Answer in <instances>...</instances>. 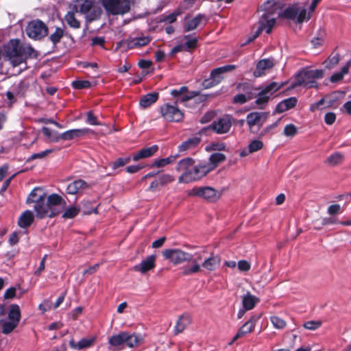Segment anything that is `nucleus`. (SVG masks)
<instances>
[{
	"label": "nucleus",
	"instance_id": "1",
	"mask_svg": "<svg viewBox=\"0 0 351 351\" xmlns=\"http://www.w3.org/2000/svg\"><path fill=\"white\" fill-rule=\"evenodd\" d=\"M5 56L13 66H19L30 58H36L37 53L29 44L21 43L19 39L10 40L5 50Z\"/></svg>",
	"mask_w": 351,
	"mask_h": 351
},
{
	"label": "nucleus",
	"instance_id": "2",
	"mask_svg": "<svg viewBox=\"0 0 351 351\" xmlns=\"http://www.w3.org/2000/svg\"><path fill=\"white\" fill-rule=\"evenodd\" d=\"M202 260V254L195 253L193 264L191 265H184L181 267L182 274L184 276H191L198 273L201 271L202 267L208 271H214L219 266L221 263L220 257L218 255H215L213 254H212L209 257L205 258L202 265H200L199 261Z\"/></svg>",
	"mask_w": 351,
	"mask_h": 351
},
{
	"label": "nucleus",
	"instance_id": "3",
	"mask_svg": "<svg viewBox=\"0 0 351 351\" xmlns=\"http://www.w3.org/2000/svg\"><path fill=\"white\" fill-rule=\"evenodd\" d=\"M275 0L267 1L261 6L264 13L260 17L259 27L252 35L255 39L263 30H265L267 34L271 33L276 19V17L274 14V5H275Z\"/></svg>",
	"mask_w": 351,
	"mask_h": 351
},
{
	"label": "nucleus",
	"instance_id": "4",
	"mask_svg": "<svg viewBox=\"0 0 351 351\" xmlns=\"http://www.w3.org/2000/svg\"><path fill=\"white\" fill-rule=\"evenodd\" d=\"M142 341L143 337L140 335L123 331L111 336L108 339V343L119 349L124 347L133 348L137 347Z\"/></svg>",
	"mask_w": 351,
	"mask_h": 351
},
{
	"label": "nucleus",
	"instance_id": "5",
	"mask_svg": "<svg viewBox=\"0 0 351 351\" xmlns=\"http://www.w3.org/2000/svg\"><path fill=\"white\" fill-rule=\"evenodd\" d=\"M72 9L75 12L84 14L88 21L99 19L101 14V9L93 0H75Z\"/></svg>",
	"mask_w": 351,
	"mask_h": 351
},
{
	"label": "nucleus",
	"instance_id": "6",
	"mask_svg": "<svg viewBox=\"0 0 351 351\" xmlns=\"http://www.w3.org/2000/svg\"><path fill=\"white\" fill-rule=\"evenodd\" d=\"M322 70L304 69L295 75L293 86H302L306 88L317 87L316 80L322 78Z\"/></svg>",
	"mask_w": 351,
	"mask_h": 351
},
{
	"label": "nucleus",
	"instance_id": "7",
	"mask_svg": "<svg viewBox=\"0 0 351 351\" xmlns=\"http://www.w3.org/2000/svg\"><path fill=\"white\" fill-rule=\"evenodd\" d=\"M101 3L108 14L123 15L130 10V0H102Z\"/></svg>",
	"mask_w": 351,
	"mask_h": 351
},
{
	"label": "nucleus",
	"instance_id": "8",
	"mask_svg": "<svg viewBox=\"0 0 351 351\" xmlns=\"http://www.w3.org/2000/svg\"><path fill=\"white\" fill-rule=\"evenodd\" d=\"M187 195L198 197L210 202L217 201L221 196V193L211 186H195L187 191Z\"/></svg>",
	"mask_w": 351,
	"mask_h": 351
},
{
	"label": "nucleus",
	"instance_id": "9",
	"mask_svg": "<svg viewBox=\"0 0 351 351\" xmlns=\"http://www.w3.org/2000/svg\"><path fill=\"white\" fill-rule=\"evenodd\" d=\"M162 255L165 259L169 260L173 265H180L184 263L192 262L194 255L186 252L180 249H167L163 251Z\"/></svg>",
	"mask_w": 351,
	"mask_h": 351
},
{
	"label": "nucleus",
	"instance_id": "10",
	"mask_svg": "<svg viewBox=\"0 0 351 351\" xmlns=\"http://www.w3.org/2000/svg\"><path fill=\"white\" fill-rule=\"evenodd\" d=\"M278 16L291 20L296 19L298 23H302L310 19V12H307L306 8L293 5L286 8L283 12L278 13Z\"/></svg>",
	"mask_w": 351,
	"mask_h": 351
},
{
	"label": "nucleus",
	"instance_id": "11",
	"mask_svg": "<svg viewBox=\"0 0 351 351\" xmlns=\"http://www.w3.org/2000/svg\"><path fill=\"white\" fill-rule=\"evenodd\" d=\"M161 117L169 122H180L184 118V113L179 109L176 104H164L159 109Z\"/></svg>",
	"mask_w": 351,
	"mask_h": 351
},
{
	"label": "nucleus",
	"instance_id": "12",
	"mask_svg": "<svg viewBox=\"0 0 351 351\" xmlns=\"http://www.w3.org/2000/svg\"><path fill=\"white\" fill-rule=\"evenodd\" d=\"M235 68V65L229 64L213 69L210 73V78L205 80L203 85L205 88H209L219 84L223 79V74Z\"/></svg>",
	"mask_w": 351,
	"mask_h": 351
},
{
	"label": "nucleus",
	"instance_id": "13",
	"mask_svg": "<svg viewBox=\"0 0 351 351\" xmlns=\"http://www.w3.org/2000/svg\"><path fill=\"white\" fill-rule=\"evenodd\" d=\"M26 33L29 38L38 40L47 35V27L40 20L32 21L28 23L26 27Z\"/></svg>",
	"mask_w": 351,
	"mask_h": 351
},
{
	"label": "nucleus",
	"instance_id": "14",
	"mask_svg": "<svg viewBox=\"0 0 351 351\" xmlns=\"http://www.w3.org/2000/svg\"><path fill=\"white\" fill-rule=\"evenodd\" d=\"M233 119L230 115H224L222 117L214 121L210 125L209 129L217 134L228 133L232 125Z\"/></svg>",
	"mask_w": 351,
	"mask_h": 351
},
{
	"label": "nucleus",
	"instance_id": "15",
	"mask_svg": "<svg viewBox=\"0 0 351 351\" xmlns=\"http://www.w3.org/2000/svg\"><path fill=\"white\" fill-rule=\"evenodd\" d=\"M282 86V84L273 82L265 86L257 95L256 104L262 105L266 104L270 97Z\"/></svg>",
	"mask_w": 351,
	"mask_h": 351
},
{
	"label": "nucleus",
	"instance_id": "16",
	"mask_svg": "<svg viewBox=\"0 0 351 351\" xmlns=\"http://www.w3.org/2000/svg\"><path fill=\"white\" fill-rule=\"evenodd\" d=\"M269 114L265 112H252L246 117V122L251 132H253L254 126H262L268 117Z\"/></svg>",
	"mask_w": 351,
	"mask_h": 351
},
{
	"label": "nucleus",
	"instance_id": "17",
	"mask_svg": "<svg viewBox=\"0 0 351 351\" xmlns=\"http://www.w3.org/2000/svg\"><path fill=\"white\" fill-rule=\"evenodd\" d=\"M47 201L51 210V215L53 217L60 213L66 204L62 197L55 193L49 195Z\"/></svg>",
	"mask_w": 351,
	"mask_h": 351
},
{
	"label": "nucleus",
	"instance_id": "18",
	"mask_svg": "<svg viewBox=\"0 0 351 351\" xmlns=\"http://www.w3.org/2000/svg\"><path fill=\"white\" fill-rule=\"evenodd\" d=\"M260 319V315H256L251 317V318L242 325L239 329L237 333L233 337L230 344H232L239 338L245 336L247 334L251 332L254 328L256 323Z\"/></svg>",
	"mask_w": 351,
	"mask_h": 351
},
{
	"label": "nucleus",
	"instance_id": "19",
	"mask_svg": "<svg viewBox=\"0 0 351 351\" xmlns=\"http://www.w3.org/2000/svg\"><path fill=\"white\" fill-rule=\"evenodd\" d=\"M187 92L186 86H182L179 89H173L171 91V95L173 97H181L180 99V102H185L186 101L195 99L197 97H199L198 99L200 101H203L205 99V97L204 95H200L199 92L198 91H191L188 93L187 94L183 95L184 93Z\"/></svg>",
	"mask_w": 351,
	"mask_h": 351
},
{
	"label": "nucleus",
	"instance_id": "20",
	"mask_svg": "<svg viewBox=\"0 0 351 351\" xmlns=\"http://www.w3.org/2000/svg\"><path fill=\"white\" fill-rule=\"evenodd\" d=\"M205 175L203 173L199 165L193 167L192 171L190 173H185L184 175H180L178 178L180 183H190L200 180Z\"/></svg>",
	"mask_w": 351,
	"mask_h": 351
},
{
	"label": "nucleus",
	"instance_id": "21",
	"mask_svg": "<svg viewBox=\"0 0 351 351\" xmlns=\"http://www.w3.org/2000/svg\"><path fill=\"white\" fill-rule=\"evenodd\" d=\"M34 208L37 217L40 219L46 217H53L52 215H51V210L45 196H44L40 201L36 203Z\"/></svg>",
	"mask_w": 351,
	"mask_h": 351
},
{
	"label": "nucleus",
	"instance_id": "22",
	"mask_svg": "<svg viewBox=\"0 0 351 351\" xmlns=\"http://www.w3.org/2000/svg\"><path fill=\"white\" fill-rule=\"evenodd\" d=\"M156 258V256L155 255L148 256L145 259L143 260L141 263L136 265L134 267V269L141 274H145L155 267Z\"/></svg>",
	"mask_w": 351,
	"mask_h": 351
},
{
	"label": "nucleus",
	"instance_id": "23",
	"mask_svg": "<svg viewBox=\"0 0 351 351\" xmlns=\"http://www.w3.org/2000/svg\"><path fill=\"white\" fill-rule=\"evenodd\" d=\"M150 41L151 38L149 36H141L138 37H130L125 43L128 49H134L146 46Z\"/></svg>",
	"mask_w": 351,
	"mask_h": 351
},
{
	"label": "nucleus",
	"instance_id": "24",
	"mask_svg": "<svg viewBox=\"0 0 351 351\" xmlns=\"http://www.w3.org/2000/svg\"><path fill=\"white\" fill-rule=\"evenodd\" d=\"M274 64L271 59H263L256 64V67L254 71V76L256 77H261L265 75L266 72L274 66Z\"/></svg>",
	"mask_w": 351,
	"mask_h": 351
},
{
	"label": "nucleus",
	"instance_id": "25",
	"mask_svg": "<svg viewBox=\"0 0 351 351\" xmlns=\"http://www.w3.org/2000/svg\"><path fill=\"white\" fill-rule=\"evenodd\" d=\"M248 88V84L245 83H239L237 84V89L239 90H245L246 91V94H238L235 95L233 98L234 103L243 104L252 99L251 93L247 91Z\"/></svg>",
	"mask_w": 351,
	"mask_h": 351
},
{
	"label": "nucleus",
	"instance_id": "26",
	"mask_svg": "<svg viewBox=\"0 0 351 351\" xmlns=\"http://www.w3.org/2000/svg\"><path fill=\"white\" fill-rule=\"evenodd\" d=\"M89 187L88 184L82 180H75L68 184L66 192L69 194L75 195L82 193Z\"/></svg>",
	"mask_w": 351,
	"mask_h": 351
},
{
	"label": "nucleus",
	"instance_id": "27",
	"mask_svg": "<svg viewBox=\"0 0 351 351\" xmlns=\"http://www.w3.org/2000/svg\"><path fill=\"white\" fill-rule=\"evenodd\" d=\"M96 337H91L88 338H83L78 342H75L73 339L69 341V346L74 350H82L91 347L95 341Z\"/></svg>",
	"mask_w": 351,
	"mask_h": 351
},
{
	"label": "nucleus",
	"instance_id": "28",
	"mask_svg": "<svg viewBox=\"0 0 351 351\" xmlns=\"http://www.w3.org/2000/svg\"><path fill=\"white\" fill-rule=\"evenodd\" d=\"M195 160L190 157H187L180 160L176 167L177 171L182 172L181 175L185 173H190L192 171L193 167L194 166Z\"/></svg>",
	"mask_w": 351,
	"mask_h": 351
},
{
	"label": "nucleus",
	"instance_id": "29",
	"mask_svg": "<svg viewBox=\"0 0 351 351\" xmlns=\"http://www.w3.org/2000/svg\"><path fill=\"white\" fill-rule=\"evenodd\" d=\"M158 147L156 145L143 148L134 154L132 156V159L134 161H137L141 159L151 157L158 151Z\"/></svg>",
	"mask_w": 351,
	"mask_h": 351
},
{
	"label": "nucleus",
	"instance_id": "30",
	"mask_svg": "<svg viewBox=\"0 0 351 351\" xmlns=\"http://www.w3.org/2000/svg\"><path fill=\"white\" fill-rule=\"evenodd\" d=\"M259 301L260 300L258 297L247 291L242 297V306L245 309L250 311L253 309Z\"/></svg>",
	"mask_w": 351,
	"mask_h": 351
},
{
	"label": "nucleus",
	"instance_id": "31",
	"mask_svg": "<svg viewBox=\"0 0 351 351\" xmlns=\"http://www.w3.org/2000/svg\"><path fill=\"white\" fill-rule=\"evenodd\" d=\"M201 141V138L197 136H192L185 141L182 142L178 146V151L180 152H186L196 147Z\"/></svg>",
	"mask_w": 351,
	"mask_h": 351
},
{
	"label": "nucleus",
	"instance_id": "32",
	"mask_svg": "<svg viewBox=\"0 0 351 351\" xmlns=\"http://www.w3.org/2000/svg\"><path fill=\"white\" fill-rule=\"evenodd\" d=\"M34 219L32 211L27 210L24 211L18 220V225L22 228H26L31 226Z\"/></svg>",
	"mask_w": 351,
	"mask_h": 351
},
{
	"label": "nucleus",
	"instance_id": "33",
	"mask_svg": "<svg viewBox=\"0 0 351 351\" xmlns=\"http://www.w3.org/2000/svg\"><path fill=\"white\" fill-rule=\"evenodd\" d=\"M296 104L297 99L294 97H291L280 101L277 105L276 110L279 113H282L293 108Z\"/></svg>",
	"mask_w": 351,
	"mask_h": 351
},
{
	"label": "nucleus",
	"instance_id": "34",
	"mask_svg": "<svg viewBox=\"0 0 351 351\" xmlns=\"http://www.w3.org/2000/svg\"><path fill=\"white\" fill-rule=\"evenodd\" d=\"M204 19V15L198 14L195 17L187 20L184 27V31L190 32L195 29L199 25Z\"/></svg>",
	"mask_w": 351,
	"mask_h": 351
},
{
	"label": "nucleus",
	"instance_id": "35",
	"mask_svg": "<svg viewBox=\"0 0 351 351\" xmlns=\"http://www.w3.org/2000/svg\"><path fill=\"white\" fill-rule=\"evenodd\" d=\"M158 99V93H150L143 95L140 99V106L146 108L154 104Z\"/></svg>",
	"mask_w": 351,
	"mask_h": 351
},
{
	"label": "nucleus",
	"instance_id": "36",
	"mask_svg": "<svg viewBox=\"0 0 351 351\" xmlns=\"http://www.w3.org/2000/svg\"><path fill=\"white\" fill-rule=\"evenodd\" d=\"M77 12L71 8V11H69L64 16L66 23L71 27L74 29H79L80 27V21L76 18Z\"/></svg>",
	"mask_w": 351,
	"mask_h": 351
},
{
	"label": "nucleus",
	"instance_id": "37",
	"mask_svg": "<svg viewBox=\"0 0 351 351\" xmlns=\"http://www.w3.org/2000/svg\"><path fill=\"white\" fill-rule=\"evenodd\" d=\"M21 318V310L17 304H11L8 312V319L19 325Z\"/></svg>",
	"mask_w": 351,
	"mask_h": 351
},
{
	"label": "nucleus",
	"instance_id": "38",
	"mask_svg": "<svg viewBox=\"0 0 351 351\" xmlns=\"http://www.w3.org/2000/svg\"><path fill=\"white\" fill-rule=\"evenodd\" d=\"M18 324L5 319H0V330L4 335L11 333L16 327Z\"/></svg>",
	"mask_w": 351,
	"mask_h": 351
},
{
	"label": "nucleus",
	"instance_id": "39",
	"mask_svg": "<svg viewBox=\"0 0 351 351\" xmlns=\"http://www.w3.org/2000/svg\"><path fill=\"white\" fill-rule=\"evenodd\" d=\"M191 322L190 316L183 315L179 317L175 326L176 334L182 332Z\"/></svg>",
	"mask_w": 351,
	"mask_h": 351
},
{
	"label": "nucleus",
	"instance_id": "40",
	"mask_svg": "<svg viewBox=\"0 0 351 351\" xmlns=\"http://www.w3.org/2000/svg\"><path fill=\"white\" fill-rule=\"evenodd\" d=\"M42 132L51 142H58L61 139V134L47 127H43Z\"/></svg>",
	"mask_w": 351,
	"mask_h": 351
},
{
	"label": "nucleus",
	"instance_id": "41",
	"mask_svg": "<svg viewBox=\"0 0 351 351\" xmlns=\"http://www.w3.org/2000/svg\"><path fill=\"white\" fill-rule=\"evenodd\" d=\"M350 65H351V62L349 61L346 64V65H344L341 68V71L335 73L333 75H332L330 78V82H337L343 79V76L348 73Z\"/></svg>",
	"mask_w": 351,
	"mask_h": 351
},
{
	"label": "nucleus",
	"instance_id": "42",
	"mask_svg": "<svg viewBox=\"0 0 351 351\" xmlns=\"http://www.w3.org/2000/svg\"><path fill=\"white\" fill-rule=\"evenodd\" d=\"M178 157V154H176V155L170 156L165 158L157 159L152 163L151 167H165L169 164L173 162L177 159Z\"/></svg>",
	"mask_w": 351,
	"mask_h": 351
},
{
	"label": "nucleus",
	"instance_id": "43",
	"mask_svg": "<svg viewBox=\"0 0 351 351\" xmlns=\"http://www.w3.org/2000/svg\"><path fill=\"white\" fill-rule=\"evenodd\" d=\"M226 160V156L219 152L213 153L210 156L209 162L211 165H215V169L219 163Z\"/></svg>",
	"mask_w": 351,
	"mask_h": 351
},
{
	"label": "nucleus",
	"instance_id": "44",
	"mask_svg": "<svg viewBox=\"0 0 351 351\" xmlns=\"http://www.w3.org/2000/svg\"><path fill=\"white\" fill-rule=\"evenodd\" d=\"M342 160L343 156L339 152H335L328 156L325 162L328 165L335 166L340 163Z\"/></svg>",
	"mask_w": 351,
	"mask_h": 351
},
{
	"label": "nucleus",
	"instance_id": "45",
	"mask_svg": "<svg viewBox=\"0 0 351 351\" xmlns=\"http://www.w3.org/2000/svg\"><path fill=\"white\" fill-rule=\"evenodd\" d=\"M40 191L38 189L35 188L34 190L32 191V192L29 194L26 202L27 204L30 203H37L38 201H40L45 195L44 193L42 194H38L37 191Z\"/></svg>",
	"mask_w": 351,
	"mask_h": 351
},
{
	"label": "nucleus",
	"instance_id": "46",
	"mask_svg": "<svg viewBox=\"0 0 351 351\" xmlns=\"http://www.w3.org/2000/svg\"><path fill=\"white\" fill-rule=\"evenodd\" d=\"M131 160V158L130 156L125 158H119L114 162L110 164V166L113 170H117L120 167H124L125 165L128 164Z\"/></svg>",
	"mask_w": 351,
	"mask_h": 351
},
{
	"label": "nucleus",
	"instance_id": "47",
	"mask_svg": "<svg viewBox=\"0 0 351 351\" xmlns=\"http://www.w3.org/2000/svg\"><path fill=\"white\" fill-rule=\"evenodd\" d=\"M64 34V30L60 27H57L56 31L49 36L50 40L53 45L60 42Z\"/></svg>",
	"mask_w": 351,
	"mask_h": 351
},
{
	"label": "nucleus",
	"instance_id": "48",
	"mask_svg": "<svg viewBox=\"0 0 351 351\" xmlns=\"http://www.w3.org/2000/svg\"><path fill=\"white\" fill-rule=\"evenodd\" d=\"M184 39L186 40L184 46H183L185 50L195 49L197 47V38L196 37H191L188 35L184 36Z\"/></svg>",
	"mask_w": 351,
	"mask_h": 351
},
{
	"label": "nucleus",
	"instance_id": "49",
	"mask_svg": "<svg viewBox=\"0 0 351 351\" xmlns=\"http://www.w3.org/2000/svg\"><path fill=\"white\" fill-rule=\"evenodd\" d=\"M80 212V209L76 206H71L66 208L63 215L62 217L65 219H72L75 217Z\"/></svg>",
	"mask_w": 351,
	"mask_h": 351
},
{
	"label": "nucleus",
	"instance_id": "50",
	"mask_svg": "<svg viewBox=\"0 0 351 351\" xmlns=\"http://www.w3.org/2000/svg\"><path fill=\"white\" fill-rule=\"evenodd\" d=\"M263 147V143L258 139L253 140L248 145V152H255L261 149Z\"/></svg>",
	"mask_w": 351,
	"mask_h": 351
},
{
	"label": "nucleus",
	"instance_id": "51",
	"mask_svg": "<svg viewBox=\"0 0 351 351\" xmlns=\"http://www.w3.org/2000/svg\"><path fill=\"white\" fill-rule=\"evenodd\" d=\"M270 320L274 327L277 329H283L286 326L285 321L278 316H271Z\"/></svg>",
	"mask_w": 351,
	"mask_h": 351
},
{
	"label": "nucleus",
	"instance_id": "52",
	"mask_svg": "<svg viewBox=\"0 0 351 351\" xmlns=\"http://www.w3.org/2000/svg\"><path fill=\"white\" fill-rule=\"evenodd\" d=\"M158 180L160 186L165 185L167 184L171 183L174 180V178L173 176L169 173L162 174L158 178Z\"/></svg>",
	"mask_w": 351,
	"mask_h": 351
},
{
	"label": "nucleus",
	"instance_id": "53",
	"mask_svg": "<svg viewBox=\"0 0 351 351\" xmlns=\"http://www.w3.org/2000/svg\"><path fill=\"white\" fill-rule=\"evenodd\" d=\"M298 132L297 128L293 124H288L287 125L283 131V134L287 136L293 137Z\"/></svg>",
	"mask_w": 351,
	"mask_h": 351
},
{
	"label": "nucleus",
	"instance_id": "54",
	"mask_svg": "<svg viewBox=\"0 0 351 351\" xmlns=\"http://www.w3.org/2000/svg\"><path fill=\"white\" fill-rule=\"evenodd\" d=\"M72 85L76 89L87 88L90 86V82L88 80H76L72 82Z\"/></svg>",
	"mask_w": 351,
	"mask_h": 351
},
{
	"label": "nucleus",
	"instance_id": "55",
	"mask_svg": "<svg viewBox=\"0 0 351 351\" xmlns=\"http://www.w3.org/2000/svg\"><path fill=\"white\" fill-rule=\"evenodd\" d=\"M322 325L319 321H308L303 324L304 328L307 330H315L319 328Z\"/></svg>",
	"mask_w": 351,
	"mask_h": 351
},
{
	"label": "nucleus",
	"instance_id": "56",
	"mask_svg": "<svg viewBox=\"0 0 351 351\" xmlns=\"http://www.w3.org/2000/svg\"><path fill=\"white\" fill-rule=\"evenodd\" d=\"M86 122L92 125H100L101 123L97 121V118L94 115L92 111H88L86 114Z\"/></svg>",
	"mask_w": 351,
	"mask_h": 351
},
{
	"label": "nucleus",
	"instance_id": "57",
	"mask_svg": "<svg viewBox=\"0 0 351 351\" xmlns=\"http://www.w3.org/2000/svg\"><path fill=\"white\" fill-rule=\"evenodd\" d=\"M91 132L92 130L86 128L80 129H73V133H74V136L75 138L82 137Z\"/></svg>",
	"mask_w": 351,
	"mask_h": 351
},
{
	"label": "nucleus",
	"instance_id": "58",
	"mask_svg": "<svg viewBox=\"0 0 351 351\" xmlns=\"http://www.w3.org/2000/svg\"><path fill=\"white\" fill-rule=\"evenodd\" d=\"M342 212L341 207L339 204H332L328 208V213L329 215H335Z\"/></svg>",
	"mask_w": 351,
	"mask_h": 351
},
{
	"label": "nucleus",
	"instance_id": "59",
	"mask_svg": "<svg viewBox=\"0 0 351 351\" xmlns=\"http://www.w3.org/2000/svg\"><path fill=\"white\" fill-rule=\"evenodd\" d=\"M203 173L206 176L209 172L215 169V165H211L210 162L199 164Z\"/></svg>",
	"mask_w": 351,
	"mask_h": 351
},
{
	"label": "nucleus",
	"instance_id": "60",
	"mask_svg": "<svg viewBox=\"0 0 351 351\" xmlns=\"http://www.w3.org/2000/svg\"><path fill=\"white\" fill-rule=\"evenodd\" d=\"M336 120V115L334 112H327L324 116V121L327 125H332Z\"/></svg>",
	"mask_w": 351,
	"mask_h": 351
},
{
	"label": "nucleus",
	"instance_id": "61",
	"mask_svg": "<svg viewBox=\"0 0 351 351\" xmlns=\"http://www.w3.org/2000/svg\"><path fill=\"white\" fill-rule=\"evenodd\" d=\"M279 121H280V120H278L275 123H274L267 126L264 130H263L260 132L259 136H264L265 135H266L267 134L270 132L272 130H274L276 127H277Z\"/></svg>",
	"mask_w": 351,
	"mask_h": 351
},
{
	"label": "nucleus",
	"instance_id": "62",
	"mask_svg": "<svg viewBox=\"0 0 351 351\" xmlns=\"http://www.w3.org/2000/svg\"><path fill=\"white\" fill-rule=\"evenodd\" d=\"M339 223V221L335 217H324L322 219L321 224L322 226H327L330 224Z\"/></svg>",
	"mask_w": 351,
	"mask_h": 351
},
{
	"label": "nucleus",
	"instance_id": "63",
	"mask_svg": "<svg viewBox=\"0 0 351 351\" xmlns=\"http://www.w3.org/2000/svg\"><path fill=\"white\" fill-rule=\"evenodd\" d=\"M237 265L241 271H247L250 269V264L246 261H239Z\"/></svg>",
	"mask_w": 351,
	"mask_h": 351
},
{
	"label": "nucleus",
	"instance_id": "64",
	"mask_svg": "<svg viewBox=\"0 0 351 351\" xmlns=\"http://www.w3.org/2000/svg\"><path fill=\"white\" fill-rule=\"evenodd\" d=\"M75 138L73 130H67L61 134V139L64 141H69Z\"/></svg>",
	"mask_w": 351,
	"mask_h": 351
}]
</instances>
